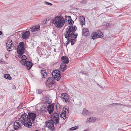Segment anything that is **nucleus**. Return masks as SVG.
Wrapping results in <instances>:
<instances>
[{"mask_svg":"<svg viewBox=\"0 0 131 131\" xmlns=\"http://www.w3.org/2000/svg\"><path fill=\"white\" fill-rule=\"evenodd\" d=\"M81 24L82 25H85V20H84L83 21H81Z\"/></svg>","mask_w":131,"mask_h":131,"instance_id":"41","label":"nucleus"},{"mask_svg":"<svg viewBox=\"0 0 131 131\" xmlns=\"http://www.w3.org/2000/svg\"><path fill=\"white\" fill-rule=\"evenodd\" d=\"M89 112H88V110H83V112H82V114H83L85 115H90V114H88V113Z\"/></svg>","mask_w":131,"mask_h":131,"instance_id":"30","label":"nucleus"},{"mask_svg":"<svg viewBox=\"0 0 131 131\" xmlns=\"http://www.w3.org/2000/svg\"><path fill=\"white\" fill-rule=\"evenodd\" d=\"M36 93L38 94H41L42 93V91H36Z\"/></svg>","mask_w":131,"mask_h":131,"instance_id":"40","label":"nucleus"},{"mask_svg":"<svg viewBox=\"0 0 131 131\" xmlns=\"http://www.w3.org/2000/svg\"><path fill=\"white\" fill-rule=\"evenodd\" d=\"M19 119L20 120L21 123L23 124L28 120V116L26 113H24L19 118Z\"/></svg>","mask_w":131,"mask_h":131,"instance_id":"7","label":"nucleus"},{"mask_svg":"<svg viewBox=\"0 0 131 131\" xmlns=\"http://www.w3.org/2000/svg\"><path fill=\"white\" fill-rule=\"evenodd\" d=\"M8 45H7L6 44V46L7 47H8L7 48H9V46L10 45L9 44H8Z\"/></svg>","mask_w":131,"mask_h":131,"instance_id":"47","label":"nucleus"},{"mask_svg":"<svg viewBox=\"0 0 131 131\" xmlns=\"http://www.w3.org/2000/svg\"><path fill=\"white\" fill-rule=\"evenodd\" d=\"M40 28V26L39 25H36L34 26L31 28L30 29L31 30L30 31L32 32H35L36 31H38L39 30Z\"/></svg>","mask_w":131,"mask_h":131,"instance_id":"13","label":"nucleus"},{"mask_svg":"<svg viewBox=\"0 0 131 131\" xmlns=\"http://www.w3.org/2000/svg\"><path fill=\"white\" fill-rule=\"evenodd\" d=\"M18 55L17 56L19 58H20L22 56V55H23V54H20L19 53H18Z\"/></svg>","mask_w":131,"mask_h":131,"instance_id":"44","label":"nucleus"},{"mask_svg":"<svg viewBox=\"0 0 131 131\" xmlns=\"http://www.w3.org/2000/svg\"><path fill=\"white\" fill-rule=\"evenodd\" d=\"M116 103H113L112 104H109L108 106H110V105H112V106H116Z\"/></svg>","mask_w":131,"mask_h":131,"instance_id":"42","label":"nucleus"},{"mask_svg":"<svg viewBox=\"0 0 131 131\" xmlns=\"http://www.w3.org/2000/svg\"><path fill=\"white\" fill-rule=\"evenodd\" d=\"M27 57L24 55H22L21 57L22 59L20 61V63L21 64L24 63V62L26 61Z\"/></svg>","mask_w":131,"mask_h":131,"instance_id":"21","label":"nucleus"},{"mask_svg":"<svg viewBox=\"0 0 131 131\" xmlns=\"http://www.w3.org/2000/svg\"><path fill=\"white\" fill-rule=\"evenodd\" d=\"M61 61L63 62L64 63L66 64H67L69 62V59L68 57L66 56H62L61 58Z\"/></svg>","mask_w":131,"mask_h":131,"instance_id":"14","label":"nucleus"},{"mask_svg":"<svg viewBox=\"0 0 131 131\" xmlns=\"http://www.w3.org/2000/svg\"><path fill=\"white\" fill-rule=\"evenodd\" d=\"M52 23L54 24L56 27L60 29L64 25L65 21L64 18L62 16H57L52 19Z\"/></svg>","mask_w":131,"mask_h":131,"instance_id":"3","label":"nucleus"},{"mask_svg":"<svg viewBox=\"0 0 131 131\" xmlns=\"http://www.w3.org/2000/svg\"><path fill=\"white\" fill-rule=\"evenodd\" d=\"M52 89H50L49 90H51Z\"/></svg>","mask_w":131,"mask_h":131,"instance_id":"54","label":"nucleus"},{"mask_svg":"<svg viewBox=\"0 0 131 131\" xmlns=\"http://www.w3.org/2000/svg\"><path fill=\"white\" fill-rule=\"evenodd\" d=\"M25 50V48H18L17 50V53L23 54L24 53V51Z\"/></svg>","mask_w":131,"mask_h":131,"instance_id":"18","label":"nucleus"},{"mask_svg":"<svg viewBox=\"0 0 131 131\" xmlns=\"http://www.w3.org/2000/svg\"><path fill=\"white\" fill-rule=\"evenodd\" d=\"M81 73H82L83 74H85V73H84V72L83 71H81Z\"/></svg>","mask_w":131,"mask_h":131,"instance_id":"48","label":"nucleus"},{"mask_svg":"<svg viewBox=\"0 0 131 131\" xmlns=\"http://www.w3.org/2000/svg\"><path fill=\"white\" fill-rule=\"evenodd\" d=\"M89 34V32L86 29H83L82 30V35L84 36H87Z\"/></svg>","mask_w":131,"mask_h":131,"instance_id":"20","label":"nucleus"},{"mask_svg":"<svg viewBox=\"0 0 131 131\" xmlns=\"http://www.w3.org/2000/svg\"><path fill=\"white\" fill-rule=\"evenodd\" d=\"M35 131H39L38 130H35Z\"/></svg>","mask_w":131,"mask_h":131,"instance_id":"52","label":"nucleus"},{"mask_svg":"<svg viewBox=\"0 0 131 131\" xmlns=\"http://www.w3.org/2000/svg\"><path fill=\"white\" fill-rule=\"evenodd\" d=\"M45 3L46 4L50 6H51L52 5V4L51 3L48 2L46 1L45 2Z\"/></svg>","mask_w":131,"mask_h":131,"instance_id":"38","label":"nucleus"},{"mask_svg":"<svg viewBox=\"0 0 131 131\" xmlns=\"http://www.w3.org/2000/svg\"><path fill=\"white\" fill-rule=\"evenodd\" d=\"M24 104L23 103H21L17 107L18 109L20 110L21 109H23L25 107V106H23Z\"/></svg>","mask_w":131,"mask_h":131,"instance_id":"28","label":"nucleus"},{"mask_svg":"<svg viewBox=\"0 0 131 131\" xmlns=\"http://www.w3.org/2000/svg\"><path fill=\"white\" fill-rule=\"evenodd\" d=\"M5 63V62L4 60L3 59H0V64H4Z\"/></svg>","mask_w":131,"mask_h":131,"instance_id":"36","label":"nucleus"},{"mask_svg":"<svg viewBox=\"0 0 131 131\" xmlns=\"http://www.w3.org/2000/svg\"><path fill=\"white\" fill-rule=\"evenodd\" d=\"M14 129L15 130H17L19 128V127H20V125L17 124L16 123H14Z\"/></svg>","mask_w":131,"mask_h":131,"instance_id":"26","label":"nucleus"},{"mask_svg":"<svg viewBox=\"0 0 131 131\" xmlns=\"http://www.w3.org/2000/svg\"><path fill=\"white\" fill-rule=\"evenodd\" d=\"M96 121V118L95 117H90L89 118H88L86 122L90 123V122H94Z\"/></svg>","mask_w":131,"mask_h":131,"instance_id":"16","label":"nucleus"},{"mask_svg":"<svg viewBox=\"0 0 131 131\" xmlns=\"http://www.w3.org/2000/svg\"><path fill=\"white\" fill-rule=\"evenodd\" d=\"M13 43L12 42V40H8L7 42L6 43L7 45H8V44L10 45L9 47L8 48L9 49V50H8V51H9L11 50L12 49L11 48V46H12Z\"/></svg>","mask_w":131,"mask_h":131,"instance_id":"17","label":"nucleus"},{"mask_svg":"<svg viewBox=\"0 0 131 131\" xmlns=\"http://www.w3.org/2000/svg\"><path fill=\"white\" fill-rule=\"evenodd\" d=\"M40 72L42 76V78H45L47 76V72L45 70H41Z\"/></svg>","mask_w":131,"mask_h":131,"instance_id":"19","label":"nucleus"},{"mask_svg":"<svg viewBox=\"0 0 131 131\" xmlns=\"http://www.w3.org/2000/svg\"><path fill=\"white\" fill-rule=\"evenodd\" d=\"M24 62V63L21 64L24 66H26L27 69L29 70L31 68L33 65V64L30 61H26Z\"/></svg>","mask_w":131,"mask_h":131,"instance_id":"10","label":"nucleus"},{"mask_svg":"<svg viewBox=\"0 0 131 131\" xmlns=\"http://www.w3.org/2000/svg\"><path fill=\"white\" fill-rule=\"evenodd\" d=\"M4 77L6 79L11 80L12 79V77L10 75L8 74H5L4 75Z\"/></svg>","mask_w":131,"mask_h":131,"instance_id":"23","label":"nucleus"},{"mask_svg":"<svg viewBox=\"0 0 131 131\" xmlns=\"http://www.w3.org/2000/svg\"><path fill=\"white\" fill-rule=\"evenodd\" d=\"M48 104L47 106V109H52L53 107V109H54V103H53L52 104Z\"/></svg>","mask_w":131,"mask_h":131,"instance_id":"22","label":"nucleus"},{"mask_svg":"<svg viewBox=\"0 0 131 131\" xmlns=\"http://www.w3.org/2000/svg\"><path fill=\"white\" fill-rule=\"evenodd\" d=\"M116 105H118V106H120V105H122L123 104H120V103H116Z\"/></svg>","mask_w":131,"mask_h":131,"instance_id":"46","label":"nucleus"},{"mask_svg":"<svg viewBox=\"0 0 131 131\" xmlns=\"http://www.w3.org/2000/svg\"><path fill=\"white\" fill-rule=\"evenodd\" d=\"M82 18L81 19V21H83V20H85V18L84 17H83V16H82Z\"/></svg>","mask_w":131,"mask_h":131,"instance_id":"45","label":"nucleus"},{"mask_svg":"<svg viewBox=\"0 0 131 131\" xmlns=\"http://www.w3.org/2000/svg\"><path fill=\"white\" fill-rule=\"evenodd\" d=\"M20 121V120H17L15 121L14 123H16L17 124L21 125V124L19 123Z\"/></svg>","mask_w":131,"mask_h":131,"instance_id":"39","label":"nucleus"},{"mask_svg":"<svg viewBox=\"0 0 131 131\" xmlns=\"http://www.w3.org/2000/svg\"><path fill=\"white\" fill-rule=\"evenodd\" d=\"M97 38H100L102 39H104L103 34L101 31H99L92 33L91 35V39L94 40Z\"/></svg>","mask_w":131,"mask_h":131,"instance_id":"5","label":"nucleus"},{"mask_svg":"<svg viewBox=\"0 0 131 131\" xmlns=\"http://www.w3.org/2000/svg\"><path fill=\"white\" fill-rule=\"evenodd\" d=\"M56 108H57V106H56Z\"/></svg>","mask_w":131,"mask_h":131,"instance_id":"56","label":"nucleus"},{"mask_svg":"<svg viewBox=\"0 0 131 131\" xmlns=\"http://www.w3.org/2000/svg\"><path fill=\"white\" fill-rule=\"evenodd\" d=\"M59 114L56 112H54L51 115V120L55 122V126L57 128H60L61 126L59 123Z\"/></svg>","mask_w":131,"mask_h":131,"instance_id":"4","label":"nucleus"},{"mask_svg":"<svg viewBox=\"0 0 131 131\" xmlns=\"http://www.w3.org/2000/svg\"><path fill=\"white\" fill-rule=\"evenodd\" d=\"M67 22L68 24L70 26L72 25L74 23V21L72 20V19Z\"/></svg>","mask_w":131,"mask_h":131,"instance_id":"31","label":"nucleus"},{"mask_svg":"<svg viewBox=\"0 0 131 131\" xmlns=\"http://www.w3.org/2000/svg\"><path fill=\"white\" fill-rule=\"evenodd\" d=\"M54 109H53V108L52 109H47L49 113L50 114H51L53 112Z\"/></svg>","mask_w":131,"mask_h":131,"instance_id":"32","label":"nucleus"},{"mask_svg":"<svg viewBox=\"0 0 131 131\" xmlns=\"http://www.w3.org/2000/svg\"><path fill=\"white\" fill-rule=\"evenodd\" d=\"M2 34V32L1 31H0V35H1Z\"/></svg>","mask_w":131,"mask_h":131,"instance_id":"49","label":"nucleus"},{"mask_svg":"<svg viewBox=\"0 0 131 131\" xmlns=\"http://www.w3.org/2000/svg\"><path fill=\"white\" fill-rule=\"evenodd\" d=\"M37 90H39V89H38Z\"/></svg>","mask_w":131,"mask_h":131,"instance_id":"55","label":"nucleus"},{"mask_svg":"<svg viewBox=\"0 0 131 131\" xmlns=\"http://www.w3.org/2000/svg\"><path fill=\"white\" fill-rule=\"evenodd\" d=\"M66 20L67 22L71 19V17L70 16H65Z\"/></svg>","mask_w":131,"mask_h":131,"instance_id":"29","label":"nucleus"},{"mask_svg":"<svg viewBox=\"0 0 131 131\" xmlns=\"http://www.w3.org/2000/svg\"><path fill=\"white\" fill-rule=\"evenodd\" d=\"M86 0H82L80 1V3L82 4H85L87 3Z\"/></svg>","mask_w":131,"mask_h":131,"instance_id":"35","label":"nucleus"},{"mask_svg":"<svg viewBox=\"0 0 131 131\" xmlns=\"http://www.w3.org/2000/svg\"><path fill=\"white\" fill-rule=\"evenodd\" d=\"M46 126L49 129H50L52 131L54 130L55 127L54 125H55V122L52 120H49L45 122Z\"/></svg>","mask_w":131,"mask_h":131,"instance_id":"6","label":"nucleus"},{"mask_svg":"<svg viewBox=\"0 0 131 131\" xmlns=\"http://www.w3.org/2000/svg\"><path fill=\"white\" fill-rule=\"evenodd\" d=\"M104 26H105L106 28L109 27V24L108 23H105L104 24Z\"/></svg>","mask_w":131,"mask_h":131,"instance_id":"37","label":"nucleus"},{"mask_svg":"<svg viewBox=\"0 0 131 131\" xmlns=\"http://www.w3.org/2000/svg\"><path fill=\"white\" fill-rule=\"evenodd\" d=\"M60 116L61 117L63 118L64 120L66 119V114L64 113L63 111L62 112V113L61 114Z\"/></svg>","mask_w":131,"mask_h":131,"instance_id":"25","label":"nucleus"},{"mask_svg":"<svg viewBox=\"0 0 131 131\" xmlns=\"http://www.w3.org/2000/svg\"><path fill=\"white\" fill-rule=\"evenodd\" d=\"M28 128H30L32 126V123L31 120L28 119L23 124H22Z\"/></svg>","mask_w":131,"mask_h":131,"instance_id":"12","label":"nucleus"},{"mask_svg":"<svg viewBox=\"0 0 131 131\" xmlns=\"http://www.w3.org/2000/svg\"><path fill=\"white\" fill-rule=\"evenodd\" d=\"M66 94L64 93H63V94H62L61 95V98H62V100H63V101H65V102H67V100H68V99L67 98H66L65 97H63V96L64 95V97H65L66 96Z\"/></svg>","mask_w":131,"mask_h":131,"instance_id":"27","label":"nucleus"},{"mask_svg":"<svg viewBox=\"0 0 131 131\" xmlns=\"http://www.w3.org/2000/svg\"><path fill=\"white\" fill-rule=\"evenodd\" d=\"M54 51H55V52H56V50H54Z\"/></svg>","mask_w":131,"mask_h":131,"instance_id":"53","label":"nucleus"},{"mask_svg":"<svg viewBox=\"0 0 131 131\" xmlns=\"http://www.w3.org/2000/svg\"><path fill=\"white\" fill-rule=\"evenodd\" d=\"M28 119H31L32 122H34L37 116L36 114L33 112L28 113Z\"/></svg>","mask_w":131,"mask_h":131,"instance_id":"9","label":"nucleus"},{"mask_svg":"<svg viewBox=\"0 0 131 131\" xmlns=\"http://www.w3.org/2000/svg\"><path fill=\"white\" fill-rule=\"evenodd\" d=\"M52 102V100L50 99V96L49 97V96H46L42 100L43 103L45 105L51 104Z\"/></svg>","mask_w":131,"mask_h":131,"instance_id":"8","label":"nucleus"},{"mask_svg":"<svg viewBox=\"0 0 131 131\" xmlns=\"http://www.w3.org/2000/svg\"><path fill=\"white\" fill-rule=\"evenodd\" d=\"M53 77H49L47 80L46 84L47 87L50 88L52 87V85L55 83V80L57 81H59L61 78L60 72L59 70H53L52 73Z\"/></svg>","mask_w":131,"mask_h":131,"instance_id":"2","label":"nucleus"},{"mask_svg":"<svg viewBox=\"0 0 131 131\" xmlns=\"http://www.w3.org/2000/svg\"><path fill=\"white\" fill-rule=\"evenodd\" d=\"M17 47L18 48H25L24 46V43L23 42H20Z\"/></svg>","mask_w":131,"mask_h":131,"instance_id":"24","label":"nucleus"},{"mask_svg":"<svg viewBox=\"0 0 131 131\" xmlns=\"http://www.w3.org/2000/svg\"><path fill=\"white\" fill-rule=\"evenodd\" d=\"M22 37L23 39H26L29 38L30 35V33L29 31H26L22 33Z\"/></svg>","mask_w":131,"mask_h":131,"instance_id":"11","label":"nucleus"},{"mask_svg":"<svg viewBox=\"0 0 131 131\" xmlns=\"http://www.w3.org/2000/svg\"><path fill=\"white\" fill-rule=\"evenodd\" d=\"M78 128V126H75L74 127H72L70 128V130H74L77 129Z\"/></svg>","mask_w":131,"mask_h":131,"instance_id":"33","label":"nucleus"},{"mask_svg":"<svg viewBox=\"0 0 131 131\" xmlns=\"http://www.w3.org/2000/svg\"><path fill=\"white\" fill-rule=\"evenodd\" d=\"M12 89L13 90L16 89V87L14 85H13L12 86Z\"/></svg>","mask_w":131,"mask_h":131,"instance_id":"43","label":"nucleus"},{"mask_svg":"<svg viewBox=\"0 0 131 131\" xmlns=\"http://www.w3.org/2000/svg\"><path fill=\"white\" fill-rule=\"evenodd\" d=\"M46 22H47V20H46V21H45V23H44V24H46Z\"/></svg>","mask_w":131,"mask_h":131,"instance_id":"50","label":"nucleus"},{"mask_svg":"<svg viewBox=\"0 0 131 131\" xmlns=\"http://www.w3.org/2000/svg\"><path fill=\"white\" fill-rule=\"evenodd\" d=\"M76 29H77V28L75 26H68V28L66 29L64 35L67 40L66 46L70 42L71 43V45H73L76 42V38L78 36L77 34H75L76 31Z\"/></svg>","mask_w":131,"mask_h":131,"instance_id":"1","label":"nucleus"},{"mask_svg":"<svg viewBox=\"0 0 131 131\" xmlns=\"http://www.w3.org/2000/svg\"><path fill=\"white\" fill-rule=\"evenodd\" d=\"M67 65L64 63L61 64L60 67L59 69L62 72H64L66 69Z\"/></svg>","mask_w":131,"mask_h":131,"instance_id":"15","label":"nucleus"},{"mask_svg":"<svg viewBox=\"0 0 131 131\" xmlns=\"http://www.w3.org/2000/svg\"><path fill=\"white\" fill-rule=\"evenodd\" d=\"M63 112H64V113H65L66 114L67 113H68V109L65 108H63Z\"/></svg>","mask_w":131,"mask_h":131,"instance_id":"34","label":"nucleus"},{"mask_svg":"<svg viewBox=\"0 0 131 131\" xmlns=\"http://www.w3.org/2000/svg\"><path fill=\"white\" fill-rule=\"evenodd\" d=\"M84 131H88V130H85Z\"/></svg>","mask_w":131,"mask_h":131,"instance_id":"51","label":"nucleus"}]
</instances>
